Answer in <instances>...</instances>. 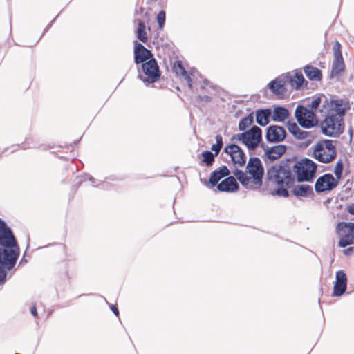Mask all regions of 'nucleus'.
<instances>
[{"instance_id": "nucleus-44", "label": "nucleus", "mask_w": 354, "mask_h": 354, "mask_svg": "<svg viewBox=\"0 0 354 354\" xmlns=\"http://www.w3.org/2000/svg\"><path fill=\"white\" fill-rule=\"evenodd\" d=\"M347 210L351 214L354 215V203L348 205Z\"/></svg>"}, {"instance_id": "nucleus-56", "label": "nucleus", "mask_w": 354, "mask_h": 354, "mask_svg": "<svg viewBox=\"0 0 354 354\" xmlns=\"http://www.w3.org/2000/svg\"><path fill=\"white\" fill-rule=\"evenodd\" d=\"M82 180H80L77 183H78V186H80L82 183Z\"/></svg>"}, {"instance_id": "nucleus-7", "label": "nucleus", "mask_w": 354, "mask_h": 354, "mask_svg": "<svg viewBox=\"0 0 354 354\" xmlns=\"http://www.w3.org/2000/svg\"><path fill=\"white\" fill-rule=\"evenodd\" d=\"M295 116L299 124L305 129H310L318 124V120L313 110L308 109L303 105H298L295 111Z\"/></svg>"}, {"instance_id": "nucleus-21", "label": "nucleus", "mask_w": 354, "mask_h": 354, "mask_svg": "<svg viewBox=\"0 0 354 354\" xmlns=\"http://www.w3.org/2000/svg\"><path fill=\"white\" fill-rule=\"evenodd\" d=\"M271 115L270 109H258L256 111V122L261 127H265L269 123Z\"/></svg>"}, {"instance_id": "nucleus-18", "label": "nucleus", "mask_w": 354, "mask_h": 354, "mask_svg": "<svg viewBox=\"0 0 354 354\" xmlns=\"http://www.w3.org/2000/svg\"><path fill=\"white\" fill-rule=\"evenodd\" d=\"M290 188H292L291 192L292 195L297 198L314 196L312 187L306 184H299L297 185L293 184L292 187H289L288 189Z\"/></svg>"}, {"instance_id": "nucleus-51", "label": "nucleus", "mask_w": 354, "mask_h": 354, "mask_svg": "<svg viewBox=\"0 0 354 354\" xmlns=\"http://www.w3.org/2000/svg\"><path fill=\"white\" fill-rule=\"evenodd\" d=\"M335 172V176L337 178V180H339L342 177V171H334Z\"/></svg>"}, {"instance_id": "nucleus-28", "label": "nucleus", "mask_w": 354, "mask_h": 354, "mask_svg": "<svg viewBox=\"0 0 354 354\" xmlns=\"http://www.w3.org/2000/svg\"><path fill=\"white\" fill-rule=\"evenodd\" d=\"M254 122L253 113H250L247 116L243 118L239 123V130L240 131H245V129L252 125Z\"/></svg>"}, {"instance_id": "nucleus-6", "label": "nucleus", "mask_w": 354, "mask_h": 354, "mask_svg": "<svg viewBox=\"0 0 354 354\" xmlns=\"http://www.w3.org/2000/svg\"><path fill=\"white\" fill-rule=\"evenodd\" d=\"M336 233L339 236L338 245L340 248L354 244V223H338Z\"/></svg>"}, {"instance_id": "nucleus-12", "label": "nucleus", "mask_w": 354, "mask_h": 354, "mask_svg": "<svg viewBox=\"0 0 354 354\" xmlns=\"http://www.w3.org/2000/svg\"><path fill=\"white\" fill-rule=\"evenodd\" d=\"M338 185V181L331 174H325L319 176L315 184V190L317 193L325 191H331Z\"/></svg>"}, {"instance_id": "nucleus-42", "label": "nucleus", "mask_w": 354, "mask_h": 354, "mask_svg": "<svg viewBox=\"0 0 354 354\" xmlns=\"http://www.w3.org/2000/svg\"><path fill=\"white\" fill-rule=\"evenodd\" d=\"M344 165L342 160H339L335 165L334 171H343Z\"/></svg>"}, {"instance_id": "nucleus-49", "label": "nucleus", "mask_w": 354, "mask_h": 354, "mask_svg": "<svg viewBox=\"0 0 354 354\" xmlns=\"http://www.w3.org/2000/svg\"><path fill=\"white\" fill-rule=\"evenodd\" d=\"M56 18H54L50 22V24H48V26L46 27V28L44 29V31L43 32V35L44 34L45 32H46L53 25V24L54 23V21H55Z\"/></svg>"}, {"instance_id": "nucleus-3", "label": "nucleus", "mask_w": 354, "mask_h": 354, "mask_svg": "<svg viewBox=\"0 0 354 354\" xmlns=\"http://www.w3.org/2000/svg\"><path fill=\"white\" fill-rule=\"evenodd\" d=\"M246 146L249 151H253L262 142V130L260 127L254 125L249 130L233 136Z\"/></svg>"}, {"instance_id": "nucleus-4", "label": "nucleus", "mask_w": 354, "mask_h": 354, "mask_svg": "<svg viewBox=\"0 0 354 354\" xmlns=\"http://www.w3.org/2000/svg\"><path fill=\"white\" fill-rule=\"evenodd\" d=\"M336 149L331 140H323L315 147L313 156L323 163L332 162L336 157Z\"/></svg>"}, {"instance_id": "nucleus-22", "label": "nucleus", "mask_w": 354, "mask_h": 354, "mask_svg": "<svg viewBox=\"0 0 354 354\" xmlns=\"http://www.w3.org/2000/svg\"><path fill=\"white\" fill-rule=\"evenodd\" d=\"M234 176L239 181V183L247 189H257L256 187L252 183L249 186L250 180L252 179L251 176H249L247 174L239 169H235L233 172Z\"/></svg>"}, {"instance_id": "nucleus-47", "label": "nucleus", "mask_w": 354, "mask_h": 354, "mask_svg": "<svg viewBox=\"0 0 354 354\" xmlns=\"http://www.w3.org/2000/svg\"><path fill=\"white\" fill-rule=\"evenodd\" d=\"M353 250H354V248L353 247H350V248L344 250V253L346 255H349L350 254H351V252H353Z\"/></svg>"}, {"instance_id": "nucleus-29", "label": "nucleus", "mask_w": 354, "mask_h": 354, "mask_svg": "<svg viewBox=\"0 0 354 354\" xmlns=\"http://www.w3.org/2000/svg\"><path fill=\"white\" fill-rule=\"evenodd\" d=\"M201 156H203L202 162L205 163L207 167L213 164L216 156V155L210 151H203Z\"/></svg>"}, {"instance_id": "nucleus-11", "label": "nucleus", "mask_w": 354, "mask_h": 354, "mask_svg": "<svg viewBox=\"0 0 354 354\" xmlns=\"http://www.w3.org/2000/svg\"><path fill=\"white\" fill-rule=\"evenodd\" d=\"M0 245L6 248L18 247L16 239L10 227L0 218Z\"/></svg>"}, {"instance_id": "nucleus-50", "label": "nucleus", "mask_w": 354, "mask_h": 354, "mask_svg": "<svg viewBox=\"0 0 354 354\" xmlns=\"http://www.w3.org/2000/svg\"><path fill=\"white\" fill-rule=\"evenodd\" d=\"M209 84V81L207 80V79H205L203 81V84L201 85V88L202 89H205V87Z\"/></svg>"}, {"instance_id": "nucleus-35", "label": "nucleus", "mask_w": 354, "mask_h": 354, "mask_svg": "<svg viewBox=\"0 0 354 354\" xmlns=\"http://www.w3.org/2000/svg\"><path fill=\"white\" fill-rule=\"evenodd\" d=\"M286 127L288 130V131L293 136H296V133L297 131L300 129V128L298 127V125L295 122H292L288 121L286 123Z\"/></svg>"}, {"instance_id": "nucleus-36", "label": "nucleus", "mask_w": 354, "mask_h": 354, "mask_svg": "<svg viewBox=\"0 0 354 354\" xmlns=\"http://www.w3.org/2000/svg\"><path fill=\"white\" fill-rule=\"evenodd\" d=\"M237 146L238 145L236 144H230L224 149V151L229 154L232 159H234V155L236 153V149Z\"/></svg>"}, {"instance_id": "nucleus-1", "label": "nucleus", "mask_w": 354, "mask_h": 354, "mask_svg": "<svg viewBox=\"0 0 354 354\" xmlns=\"http://www.w3.org/2000/svg\"><path fill=\"white\" fill-rule=\"evenodd\" d=\"M317 165L309 158L297 161L295 158L281 160L279 165H273L267 171L268 179L274 183L277 189L273 195L288 198V188L292 187L295 180L298 183L313 182L315 178Z\"/></svg>"}, {"instance_id": "nucleus-48", "label": "nucleus", "mask_w": 354, "mask_h": 354, "mask_svg": "<svg viewBox=\"0 0 354 354\" xmlns=\"http://www.w3.org/2000/svg\"><path fill=\"white\" fill-rule=\"evenodd\" d=\"M144 11V9L142 7L136 8L135 10V14L136 15H138L140 14H142Z\"/></svg>"}, {"instance_id": "nucleus-8", "label": "nucleus", "mask_w": 354, "mask_h": 354, "mask_svg": "<svg viewBox=\"0 0 354 354\" xmlns=\"http://www.w3.org/2000/svg\"><path fill=\"white\" fill-rule=\"evenodd\" d=\"M246 171L252 177V183L256 188H260L263 183L264 169L261 160L257 157L250 158L246 166Z\"/></svg>"}, {"instance_id": "nucleus-45", "label": "nucleus", "mask_w": 354, "mask_h": 354, "mask_svg": "<svg viewBox=\"0 0 354 354\" xmlns=\"http://www.w3.org/2000/svg\"><path fill=\"white\" fill-rule=\"evenodd\" d=\"M111 310H112V312L116 315V316H118L119 315V310L117 308L116 306L115 305H112L111 306Z\"/></svg>"}, {"instance_id": "nucleus-46", "label": "nucleus", "mask_w": 354, "mask_h": 354, "mask_svg": "<svg viewBox=\"0 0 354 354\" xmlns=\"http://www.w3.org/2000/svg\"><path fill=\"white\" fill-rule=\"evenodd\" d=\"M30 313H31V314H32L34 317H37V308H36L35 305L32 306L30 308Z\"/></svg>"}, {"instance_id": "nucleus-5", "label": "nucleus", "mask_w": 354, "mask_h": 354, "mask_svg": "<svg viewBox=\"0 0 354 354\" xmlns=\"http://www.w3.org/2000/svg\"><path fill=\"white\" fill-rule=\"evenodd\" d=\"M142 69L143 73L147 77H143L142 75L139 74L138 78L142 80L146 86L154 83L158 81L160 77V71L159 66L155 58L152 57L148 61L142 64Z\"/></svg>"}, {"instance_id": "nucleus-23", "label": "nucleus", "mask_w": 354, "mask_h": 354, "mask_svg": "<svg viewBox=\"0 0 354 354\" xmlns=\"http://www.w3.org/2000/svg\"><path fill=\"white\" fill-rule=\"evenodd\" d=\"M306 76L311 81H320L322 77L321 70L311 65H306L304 68Z\"/></svg>"}, {"instance_id": "nucleus-31", "label": "nucleus", "mask_w": 354, "mask_h": 354, "mask_svg": "<svg viewBox=\"0 0 354 354\" xmlns=\"http://www.w3.org/2000/svg\"><path fill=\"white\" fill-rule=\"evenodd\" d=\"M304 82L305 79L301 72H296L293 78V88L296 89L300 88Z\"/></svg>"}, {"instance_id": "nucleus-39", "label": "nucleus", "mask_w": 354, "mask_h": 354, "mask_svg": "<svg viewBox=\"0 0 354 354\" xmlns=\"http://www.w3.org/2000/svg\"><path fill=\"white\" fill-rule=\"evenodd\" d=\"M214 171L217 172L218 174H220L223 177H225V176L227 177L228 175L230 174V171H229L228 168L227 167V166H225V165H223V166L220 167L218 169L214 170Z\"/></svg>"}, {"instance_id": "nucleus-40", "label": "nucleus", "mask_w": 354, "mask_h": 354, "mask_svg": "<svg viewBox=\"0 0 354 354\" xmlns=\"http://www.w3.org/2000/svg\"><path fill=\"white\" fill-rule=\"evenodd\" d=\"M196 100L198 102H205L207 104L212 101V97L209 95H198Z\"/></svg>"}, {"instance_id": "nucleus-14", "label": "nucleus", "mask_w": 354, "mask_h": 354, "mask_svg": "<svg viewBox=\"0 0 354 354\" xmlns=\"http://www.w3.org/2000/svg\"><path fill=\"white\" fill-rule=\"evenodd\" d=\"M347 276L344 270H339L335 273V282L333 286V297H340L346 290Z\"/></svg>"}, {"instance_id": "nucleus-54", "label": "nucleus", "mask_w": 354, "mask_h": 354, "mask_svg": "<svg viewBox=\"0 0 354 354\" xmlns=\"http://www.w3.org/2000/svg\"><path fill=\"white\" fill-rule=\"evenodd\" d=\"M261 147L266 151V148L265 147V145L264 144H261Z\"/></svg>"}, {"instance_id": "nucleus-27", "label": "nucleus", "mask_w": 354, "mask_h": 354, "mask_svg": "<svg viewBox=\"0 0 354 354\" xmlns=\"http://www.w3.org/2000/svg\"><path fill=\"white\" fill-rule=\"evenodd\" d=\"M232 160L234 164H238L239 166H243L245 163V154L243 150L239 145L236 149V153L234 155V159H232Z\"/></svg>"}, {"instance_id": "nucleus-32", "label": "nucleus", "mask_w": 354, "mask_h": 354, "mask_svg": "<svg viewBox=\"0 0 354 354\" xmlns=\"http://www.w3.org/2000/svg\"><path fill=\"white\" fill-rule=\"evenodd\" d=\"M294 137L298 140L308 138V142H310L311 140L313 139L314 136L311 132L306 131L300 129Z\"/></svg>"}, {"instance_id": "nucleus-55", "label": "nucleus", "mask_w": 354, "mask_h": 354, "mask_svg": "<svg viewBox=\"0 0 354 354\" xmlns=\"http://www.w3.org/2000/svg\"><path fill=\"white\" fill-rule=\"evenodd\" d=\"M349 134L351 138L352 137V129H349Z\"/></svg>"}, {"instance_id": "nucleus-52", "label": "nucleus", "mask_w": 354, "mask_h": 354, "mask_svg": "<svg viewBox=\"0 0 354 354\" xmlns=\"http://www.w3.org/2000/svg\"><path fill=\"white\" fill-rule=\"evenodd\" d=\"M105 179L114 181V180H117V178L113 176H111L106 177Z\"/></svg>"}, {"instance_id": "nucleus-34", "label": "nucleus", "mask_w": 354, "mask_h": 354, "mask_svg": "<svg viewBox=\"0 0 354 354\" xmlns=\"http://www.w3.org/2000/svg\"><path fill=\"white\" fill-rule=\"evenodd\" d=\"M222 178H223L222 176H221L217 172L214 171L210 174L209 182L211 184L212 187H214L218 184L219 180Z\"/></svg>"}, {"instance_id": "nucleus-13", "label": "nucleus", "mask_w": 354, "mask_h": 354, "mask_svg": "<svg viewBox=\"0 0 354 354\" xmlns=\"http://www.w3.org/2000/svg\"><path fill=\"white\" fill-rule=\"evenodd\" d=\"M286 136V132L283 127L270 125L266 129V139L270 143H278L283 141Z\"/></svg>"}, {"instance_id": "nucleus-17", "label": "nucleus", "mask_w": 354, "mask_h": 354, "mask_svg": "<svg viewBox=\"0 0 354 354\" xmlns=\"http://www.w3.org/2000/svg\"><path fill=\"white\" fill-rule=\"evenodd\" d=\"M239 185L234 176H230L217 185L219 192H234L238 191Z\"/></svg>"}, {"instance_id": "nucleus-24", "label": "nucleus", "mask_w": 354, "mask_h": 354, "mask_svg": "<svg viewBox=\"0 0 354 354\" xmlns=\"http://www.w3.org/2000/svg\"><path fill=\"white\" fill-rule=\"evenodd\" d=\"M271 116L274 122H282L288 118L289 111L283 106H277L274 109Z\"/></svg>"}, {"instance_id": "nucleus-9", "label": "nucleus", "mask_w": 354, "mask_h": 354, "mask_svg": "<svg viewBox=\"0 0 354 354\" xmlns=\"http://www.w3.org/2000/svg\"><path fill=\"white\" fill-rule=\"evenodd\" d=\"M341 44L335 41L333 46V61L330 71V77L338 76L345 69V64L341 50Z\"/></svg>"}, {"instance_id": "nucleus-16", "label": "nucleus", "mask_w": 354, "mask_h": 354, "mask_svg": "<svg viewBox=\"0 0 354 354\" xmlns=\"http://www.w3.org/2000/svg\"><path fill=\"white\" fill-rule=\"evenodd\" d=\"M174 71L177 76H179L186 80L190 89L192 88V77H195V71H192L189 74L185 69L180 61H177L174 64Z\"/></svg>"}, {"instance_id": "nucleus-33", "label": "nucleus", "mask_w": 354, "mask_h": 354, "mask_svg": "<svg viewBox=\"0 0 354 354\" xmlns=\"http://www.w3.org/2000/svg\"><path fill=\"white\" fill-rule=\"evenodd\" d=\"M278 78L280 79L282 85L285 87L286 84H290V86L293 88V77L290 73H286L281 76H279Z\"/></svg>"}, {"instance_id": "nucleus-10", "label": "nucleus", "mask_w": 354, "mask_h": 354, "mask_svg": "<svg viewBox=\"0 0 354 354\" xmlns=\"http://www.w3.org/2000/svg\"><path fill=\"white\" fill-rule=\"evenodd\" d=\"M12 249H0V265L7 270H11L16 264L19 256V247Z\"/></svg>"}, {"instance_id": "nucleus-26", "label": "nucleus", "mask_w": 354, "mask_h": 354, "mask_svg": "<svg viewBox=\"0 0 354 354\" xmlns=\"http://www.w3.org/2000/svg\"><path fill=\"white\" fill-rule=\"evenodd\" d=\"M268 86L271 91L276 95H282L286 92L285 87L282 85L280 79L278 77L271 81Z\"/></svg>"}, {"instance_id": "nucleus-38", "label": "nucleus", "mask_w": 354, "mask_h": 354, "mask_svg": "<svg viewBox=\"0 0 354 354\" xmlns=\"http://www.w3.org/2000/svg\"><path fill=\"white\" fill-rule=\"evenodd\" d=\"M8 272L3 267L0 265V286L4 285L7 280Z\"/></svg>"}, {"instance_id": "nucleus-20", "label": "nucleus", "mask_w": 354, "mask_h": 354, "mask_svg": "<svg viewBox=\"0 0 354 354\" xmlns=\"http://www.w3.org/2000/svg\"><path fill=\"white\" fill-rule=\"evenodd\" d=\"M287 147L283 145H278L270 148L266 147V156L271 160H275L279 158L286 151Z\"/></svg>"}, {"instance_id": "nucleus-19", "label": "nucleus", "mask_w": 354, "mask_h": 354, "mask_svg": "<svg viewBox=\"0 0 354 354\" xmlns=\"http://www.w3.org/2000/svg\"><path fill=\"white\" fill-rule=\"evenodd\" d=\"M309 106L311 108L310 110H313L314 112L319 110L320 112L324 113L325 111L330 108V101L325 95H322L315 97Z\"/></svg>"}, {"instance_id": "nucleus-30", "label": "nucleus", "mask_w": 354, "mask_h": 354, "mask_svg": "<svg viewBox=\"0 0 354 354\" xmlns=\"http://www.w3.org/2000/svg\"><path fill=\"white\" fill-rule=\"evenodd\" d=\"M82 177L87 178L88 180H90L93 185L95 187H98L99 185H102L103 188L108 189L111 187V185L105 181H100L99 180L95 179L93 176L85 174Z\"/></svg>"}, {"instance_id": "nucleus-41", "label": "nucleus", "mask_w": 354, "mask_h": 354, "mask_svg": "<svg viewBox=\"0 0 354 354\" xmlns=\"http://www.w3.org/2000/svg\"><path fill=\"white\" fill-rule=\"evenodd\" d=\"M215 140H216V144L222 149V147L223 146V141L222 136L220 134H217L215 136Z\"/></svg>"}, {"instance_id": "nucleus-37", "label": "nucleus", "mask_w": 354, "mask_h": 354, "mask_svg": "<svg viewBox=\"0 0 354 354\" xmlns=\"http://www.w3.org/2000/svg\"><path fill=\"white\" fill-rule=\"evenodd\" d=\"M157 21L160 28H162L165 22V12L163 10L159 12L157 15Z\"/></svg>"}, {"instance_id": "nucleus-53", "label": "nucleus", "mask_w": 354, "mask_h": 354, "mask_svg": "<svg viewBox=\"0 0 354 354\" xmlns=\"http://www.w3.org/2000/svg\"><path fill=\"white\" fill-rule=\"evenodd\" d=\"M26 262H27L26 259H25L24 257H23L19 262V265H21L23 263H26Z\"/></svg>"}, {"instance_id": "nucleus-25", "label": "nucleus", "mask_w": 354, "mask_h": 354, "mask_svg": "<svg viewBox=\"0 0 354 354\" xmlns=\"http://www.w3.org/2000/svg\"><path fill=\"white\" fill-rule=\"evenodd\" d=\"M135 22L137 23L136 37L141 42L146 43L148 37L146 32V26L144 20L140 18H136Z\"/></svg>"}, {"instance_id": "nucleus-43", "label": "nucleus", "mask_w": 354, "mask_h": 354, "mask_svg": "<svg viewBox=\"0 0 354 354\" xmlns=\"http://www.w3.org/2000/svg\"><path fill=\"white\" fill-rule=\"evenodd\" d=\"M211 149L214 152V154L217 156L221 150V148L215 143L212 145Z\"/></svg>"}, {"instance_id": "nucleus-15", "label": "nucleus", "mask_w": 354, "mask_h": 354, "mask_svg": "<svg viewBox=\"0 0 354 354\" xmlns=\"http://www.w3.org/2000/svg\"><path fill=\"white\" fill-rule=\"evenodd\" d=\"M153 57L151 51L138 41L134 42V62L136 64H142Z\"/></svg>"}, {"instance_id": "nucleus-2", "label": "nucleus", "mask_w": 354, "mask_h": 354, "mask_svg": "<svg viewBox=\"0 0 354 354\" xmlns=\"http://www.w3.org/2000/svg\"><path fill=\"white\" fill-rule=\"evenodd\" d=\"M351 109L348 100L331 99L330 108L324 111V120L320 122L322 133L328 137H339L344 130V117Z\"/></svg>"}]
</instances>
